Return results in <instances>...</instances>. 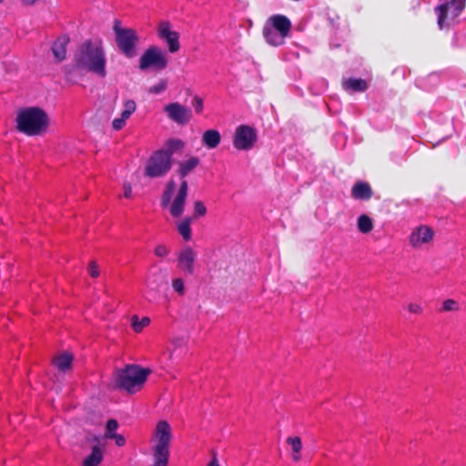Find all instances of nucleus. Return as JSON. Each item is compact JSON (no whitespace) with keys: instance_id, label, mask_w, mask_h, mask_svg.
<instances>
[{"instance_id":"f257e3e1","label":"nucleus","mask_w":466,"mask_h":466,"mask_svg":"<svg viewBox=\"0 0 466 466\" xmlns=\"http://www.w3.org/2000/svg\"><path fill=\"white\" fill-rule=\"evenodd\" d=\"M74 67L97 77L106 76V55L100 38L82 42L74 54Z\"/></svg>"},{"instance_id":"f03ea898","label":"nucleus","mask_w":466,"mask_h":466,"mask_svg":"<svg viewBox=\"0 0 466 466\" xmlns=\"http://www.w3.org/2000/svg\"><path fill=\"white\" fill-rule=\"evenodd\" d=\"M49 116L39 106H26L17 110L15 128L18 132L28 137L40 136L48 128Z\"/></svg>"},{"instance_id":"7ed1b4c3","label":"nucleus","mask_w":466,"mask_h":466,"mask_svg":"<svg viewBox=\"0 0 466 466\" xmlns=\"http://www.w3.org/2000/svg\"><path fill=\"white\" fill-rule=\"evenodd\" d=\"M183 147L179 139H169L163 148L155 151L147 159L144 168V176L150 178L166 176L172 167V156Z\"/></svg>"},{"instance_id":"20e7f679","label":"nucleus","mask_w":466,"mask_h":466,"mask_svg":"<svg viewBox=\"0 0 466 466\" xmlns=\"http://www.w3.org/2000/svg\"><path fill=\"white\" fill-rule=\"evenodd\" d=\"M171 438L170 425L166 420L158 421L151 439L153 466H167Z\"/></svg>"},{"instance_id":"39448f33","label":"nucleus","mask_w":466,"mask_h":466,"mask_svg":"<svg viewBox=\"0 0 466 466\" xmlns=\"http://www.w3.org/2000/svg\"><path fill=\"white\" fill-rule=\"evenodd\" d=\"M291 22L284 15H273L268 18L263 27V36L266 42L273 46L285 43L291 31Z\"/></svg>"},{"instance_id":"423d86ee","label":"nucleus","mask_w":466,"mask_h":466,"mask_svg":"<svg viewBox=\"0 0 466 466\" xmlns=\"http://www.w3.org/2000/svg\"><path fill=\"white\" fill-rule=\"evenodd\" d=\"M150 372L148 369H143L137 365H128L124 370L116 372V386L130 393L137 392L142 388Z\"/></svg>"},{"instance_id":"0eeeda50","label":"nucleus","mask_w":466,"mask_h":466,"mask_svg":"<svg viewBox=\"0 0 466 466\" xmlns=\"http://www.w3.org/2000/svg\"><path fill=\"white\" fill-rule=\"evenodd\" d=\"M175 187L176 183L174 182V180L168 181V183L166 186V189L164 190L161 197V206L162 208H167L169 206L170 214L174 218H178L182 215L185 208V203L188 188L187 180H182L177 194L176 195L173 202L170 204Z\"/></svg>"},{"instance_id":"6e6552de","label":"nucleus","mask_w":466,"mask_h":466,"mask_svg":"<svg viewBox=\"0 0 466 466\" xmlns=\"http://www.w3.org/2000/svg\"><path fill=\"white\" fill-rule=\"evenodd\" d=\"M116 43L119 51L127 58L137 55V48L139 43V36L133 28L121 26V21L116 19L113 25Z\"/></svg>"},{"instance_id":"1a4fd4ad","label":"nucleus","mask_w":466,"mask_h":466,"mask_svg":"<svg viewBox=\"0 0 466 466\" xmlns=\"http://www.w3.org/2000/svg\"><path fill=\"white\" fill-rule=\"evenodd\" d=\"M465 5L466 0H441V4L435 7L439 27L449 26L460 16Z\"/></svg>"},{"instance_id":"9d476101","label":"nucleus","mask_w":466,"mask_h":466,"mask_svg":"<svg viewBox=\"0 0 466 466\" xmlns=\"http://www.w3.org/2000/svg\"><path fill=\"white\" fill-rule=\"evenodd\" d=\"M168 64V58L164 50L157 46H151L139 58L138 67L141 71L155 69L157 71L164 70Z\"/></svg>"},{"instance_id":"9b49d317","label":"nucleus","mask_w":466,"mask_h":466,"mask_svg":"<svg viewBox=\"0 0 466 466\" xmlns=\"http://www.w3.org/2000/svg\"><path fill=\"white\" fill-rule=\"evenodd\" d=\"M258 139V134L254 127L248 125L238 126L233 136V146L236 149L248 151L251 149Z\"/></svg>"},{"instance_id":"f8f14e48","label":"nucleus","mask_w":466,"mask_h":466,"mask_svg":"<svg viewBox=\"0 0 466 466\" xmlns=\"http://www.w3.org/2000/svg\"><path fill=\"white\" fill-rule=\"evenodd\" d=\"M163 110L169 120L180 126L188 124L193 117L191 109L178 102L167 104Z\"/></svg>"},{"instance_id":"ddd939ff","label":"nucleus","mask_w":466,"mask_h":466,"mask_svg":"<svg viewBox=\"0 0 466 466\" xmlns=\"http://www.w3.org/2000/svg\"><path fill=\"white\" fill-rule=\"evenodd\" d=\"M157 34L158 38L167 44L170 53H177L180 49L179 34L171 29V24L168 21L158 23Z\"/></svg>"},{"instance_id":"4468645a","label":"nucleus","mask_w":466,"mask_h":466,"mask_svg":"<svg viewBox=\"0 0 466 466\" xmlns=\"http://www.w3.org/2000/svg\"><path fill=\"white\" fill-rule=\"evenodd\" d=\"M434 237V231L426 225H420L414 228L410 235V245L414 248H420L423 245L431 242Z\"/></svg>"},{"instance_id":"2eb2a0df","label":"nucleus","mask_w":466,"mask_h":466,"mask_svg":"<svg viewBox=\"0 0 466 466\" xmlns=\"http://www.w3.org/2000/svg\"><path fill=\"white\" fill-rule=\"evenodd\" d=\"M187 352V339L182 337L175 338L171 342V347L164 353L163 358L167 359L170 364L178 363L184 359Z\"/></svg>"},{"instance_id":"dca6fc26","label":"nucleus","mask_w":466,"mask_h":466,"mask_svg":"<svg viewBox=\"0 0 466 466\" xmlns=\"http://www.w3.org/2000/svg\"><path fill=\"white\" fill-rule=\"evenodd\" d=\"M196 258V251L190 247H185L177 256L178 268L187 274L192 275L195 270Z\"/></svg>"},{"instance_id":"f3484780","label":"nucleus","mask_w":466,"mask_h":466,"mask_svg":"<svg viewBox=\"0 0 466 466\" xmlns=\"http://www.w3.org/2000/svg\"><path fill=\"white\" fill-rule=\"evenodd\" d=\"M69 43L67 35H60L52 45V53L57 62H61L66 57V47Z\"/></svg>"},{"instance_id":"a211bd4d","label":"nucleus","mask_w":466,"mask_h":466,"mask_svg":"<svg viewBox=\"0 0 466 466\" xmlns=\"http://www.w3.org/2000/svg\"><path fill=\"white\" fill-rule=\"evenodd\" d=\"M351 197L355 199L369 200L372 197V189L369 183L358 181L351 188Z\"/></svg>"},{"instance_id":"6ab92c4d","label":"nucleus","mask_w":466,"mask_h":466,"mask_svg":"<svg viewBox=\"0 0 466 466\" xmlns=\"http://www.w3.org/2000/svg\"><path fill=\"white\" fill-rule=\"evenodd\" d=\"M221 141L220 133L215 129L206 130L202 135V144L209 148H216Z\"/></svg>"},{"instance_id":"aec40b11","label":"nucleus","mask_w":466,"mask_h":466,"mask_svg":"<svg viewBox=\"0 0 466 466\" xmlns=\"http://www.w3.org/2000/svg\"><path fill=\"white\" fill-rule=\"evenodd\" d=\"M192 218L187 217L177 223V229L184 240L189 241L192 237L191 223Z\"/></svg>"},{"instance_id":"412c9836","label":"nucleus","mask_w":466,"mask_h":466,"mask_svg":"<svg viewBox=\"0 0 466 466\" xmlns=\"http://www.w3.org/2000/svg\"><path fill=\"white\" fill-rule=\"evenodd\" d=\"M343 87L349 91L363 92L368 88V85L361 78H349L343 81Z\"/></svg>"},{"instance_id":"4be33fe9","label":"nucleus","mask_w":466,"mask_h":466,"mask_svg":"<svg viewBox=\"0 0 466 466\" xmlns=\"http://www.w3.org/2000/svg\"><path fill=\"white\" fill-rule=\"evenodd\" d=\"M102 460V449L99 446H94L91 453L84 460L83 466H98Z\"/></svg>"},{"instance_id":"5701e85b","label":"nucleus","mask_w":466,"mask_h":466,"mask_svg":"<svg viewBox=\"0 0 466 466\" xmlns=\"http://www.w3.org/2000/svg\"><path fill=\"white\" fill-rule=\"evenodd\" d=\"M199 164V159L197 157H191L179 164V175L185 178L193 169Z\"/></svg>"},{"instance_id":"b1692460","label":"nucleus","mask_w":466,"mask_h":466,"mask_svg":"<svg viewBox=\"0 0 466 466\" xmlns=\"http://www.w3.org/2000/svg\"><path fill=\"white\" fill-rule=\"evenodd\" d=\"M73 360V356L69 353H63L54 359V365L61 371H66L70 369Z\"/></svg>"},{"instance_id":"393cba45","label":"nucleus","mask_w":466,"mask_h":466,"mask_svg":"<svg viewBox=\"0 0 466 466\" xmlns=\"http://www.w3.org/2000/svg\"><path fill=\"white\" fill-rule=\"evenodd\" d=\"M287 443L291 447L292 449V459L295 461H298L300 460V451L302 449V442L301 439L298 436L295 437H289L287 439Z\"/></svg>"},{"instance_id":"a878e982","label":"nucleus","mask_w":466,"mask_h":466,"mask_svg":"<svg viewBox=\"0 0 466 466\" xmlns=\"http://www.w3.org/2000/svg\"><path fill=\"white\" fill-rule=\"evenodd\" d=\"M357 226L361 233L367 234L372 230L373 222L368 215L363 214L358 218Z\"/></svg>"},{"instance_id":"bb28decb","label":"nucleus","mask_w":466,"mask_h":466,"mask_svg":"<svg viewBox=\"0 0 466 466\" xmlns=\"http://www.w3.org/2000/svg\"><path fill=\"white\" fill-rule=\"evenodd\" d=\"M150 324V319L148 317H143L139 319L137 315H133L131 317V326L135 332L139 333L143 330L144 328L147 327Z\"/></svg>"},{"instance_id":"cd10ccee","label":"nucleus","mask_w":466,"mask_h":466,"mask_svg":"<svg viewBox=\"0 0 466 466\" xmlns=\"http://www.w3.org/2000/svg\"><path fill=\"white\" fill-rule=\"evenodd\" d=\"M124 109L121 112L122 116L124 118H129L131 115L136 111L137 109V104L133 99H127L124 102Z\"/></svg>"},{"instance_id":"c85d7f7f","label":"nucleus","mask_w":466,"mask_h":466,"mask_svg":"<svg viewBox=\"0 0 466 466\" xmlns=\"http://www.w3.org/2000/svg\"><path fill=\"white\" fill-rule=\"evenodd\" d=\"M460 304L458 301L452 299H449L443 301L441 311L450 312V311H459Z\"/></svg>"},{"instance_id":"c756f323","label":"nucleus","mask_w":466,"mask_h":466,"mask_svg":"<svg viewBox=\"0 0 466 466\" xmlns=\"http://www.w3.org/2000/svg\"><path fill=\"white\" fill-rule=\"evenodd\" d=\"M117 428L118 422L114 419L109 420L106 423L105 437L106 439H111L113 435L116 434V431Z\"/></svg>"},{"instance_id":"7c9ffc66","label":"nucleus","mask_w":466,"mask_h":466,"mask_svg":"<svg viewBox=\"0 0 466 466\" xmlns=\"http://www.w3.org/2000/svg\"><path fill=\"white\" fill-rule=\"evenodd\" d=\"M172 288L179 296L185 294V283L181 278H176L172 280Z\"/></svg>"},{"instance_id":"2f4dec72","label":"nucleus","mask_w":466,"mask_h":466,"mask_svg":"<svg viewBox=\"0 0 466 466\" xmlns=\"http://www.w3.org/2000/svg\"><path fill=\"white\" fill-rule=\"evenodd\" d=\"M207 214V208L204 203L200 200H197L194 203V217L199 218L204 217Z\"/></svg>"},{"instance_id":"473e14b6","label":"nucleus","mask_w":466,"mask_h":466,"mask_svg":"<svg viewBox=\"0 0 466 466\" xmlns=\"http://www.w3.org/2000/svg\"><path fill=\"white\" fill-rule=\"evenodd\" d=\"M191 105L197 114H200L203 111L204 103L200 96H195L192 99Z\"/></svg>"},{"instance_id":"72a5a7b5","label":"nucleus","mask_w":466,"mask_h":466,"mask_svg":"<svg viewBox=\"0 0 466 466\" xmlns=\"http://www.w3.org/2000/svg\"><path fill=\"white\" fill-rule=\"evenodd\" d=\"M167 89V82L165 80L159 81L157 84L150 86L149 93L160 94Z\"/></svg>"},{"instance_id":"f704fd0d","label":"nucleus","mask_w":466,"mask_h":466,"mask_svg":"<svg viewBox=\"0 0 466 466\" xmlns=\"http://www.w3.org/2000/svg\"><path fill=\"white\" fill-rule=\"evenodd\" d=\"M87 270L92 278H97L100 274L99 267L95 261L89 263Z\"/></svg>"},{"instance_id":"c9c22d12","label":"nucleus","mask_w":466,"mask_h":466,"mask_svg":"<svg viewBox=\"0 0 466 466\" xmlns=\"http://www.w3.org/2000/svg\"><path fill=\"white\" fill-rule=\"evenodd\" d=\"M127 119L128 118H124L122 116L120 117L115 118L112 122L113 128L116 131L121 130L125 127L126 121Z\"/></svg>"},{"instance_id":"e433bc0d","label":"nucleus","mask_w":466,"mask_h":466,"mask_svg":"<svg viewBox=\"0 0 466 466\" xmlns=\"http://www.w3.org/2000/svg\"><path fill=\"white\" fill-rule=\"evenodd\" d=\"M407 309L411 314L420 315L423 311V309L420 304L419 303H410L407 306Z\"/></svg>"},{"instance_id":"4c0bfd02","label":"nucleus","mask_w":466,"mask_h":466,"mask_svg":"<svg viewBox=\"0 0 466 466\" xmlns=\"http://www.w3.org/2000/svg\"><path fill=\"white\" fill-rule=\"evenodd\" d=\"M168 253L169 249L165 245H158L155 248V255L159 258H165Z\"/></svg>"},{"instance_id":"58836bf2","label":"nucleus","mask_w":466,"mask_h":466,"mask_svg":"<svg viewBox=\"0 0 466 466\" xmlns=\"http://www.w3.org/2000/svg\"><path fill=\"white\" fill-rule=\"evenodd\" d=\"M123 196L126 198H132V187L130 183L126 182L123 184Z\"/></svg>"},{"instance_id":"ea45409f","label":"nucleus","mask_w":466,"mask_h":466,"mask_svg":"<svg viewBox=\"0 0 466 466\" xmlns=\"http://www.w3.org/2000/svg\"><path fill=\"white\" fill-rule=\"evenodd\" d=\"M111 439L115 440L116 444L119 447H122L126 444V439L123 435L116 433V435H113Z\"/></svg>"},{"instance_id":"a19ab883","label":"nucleus","mask_w":466,"mask_h":466,"mask_svg":"<svg viewBox=\"0 0 466 466\" xmlns=\"http://www.w3.org/2000/svg\"><path fill=\"white\" fill-rule=\"evenodd\" d=\"M40 0H19L23 6H33L36 5Z\"/></svg>"},{"instance_id":"79ce46f5","label":"nucleus","mask_w":466,"mask_h":466,"mask_svg":"<svg viewBox=\"0 0 466 466\" xmlns=\"http://www.w3.org/2000/svg\"><path fill=\"white\" fill-rule=\"evenodd\" d=\"M208 466H220L215 453L213 455L212 460L208 464Z\"/></svg>"},{"instance_id":"37998d69","label":"nucleus","mask_w":466,"mask_h":466,"mask_svg":"<svg viewBox=\"0 0 466 466\" xmlns=\"http://www.w3.org/2000/svg\"><path fill=\"white\" fill-rule=\"evenodd\" d=\"M64 72H65V74H66V78H67V79H69V76H70V74H71V73H70V69H69V66H65V67H64Z\"/></svg>"},{"instance_id":"c03bdc74","label":"nucleus","mask_w":466,"mask_h":466,"mask_svg":"<svg viewBox=\"0 0 466 466\" xmlns=\"http://www.w3.org/2000/svg\"><path fill=\"white\" fill-rule=\"evenodd\" d=\"M5 2V0H0V4H3Z\"/></svg>"}]
</instances>
